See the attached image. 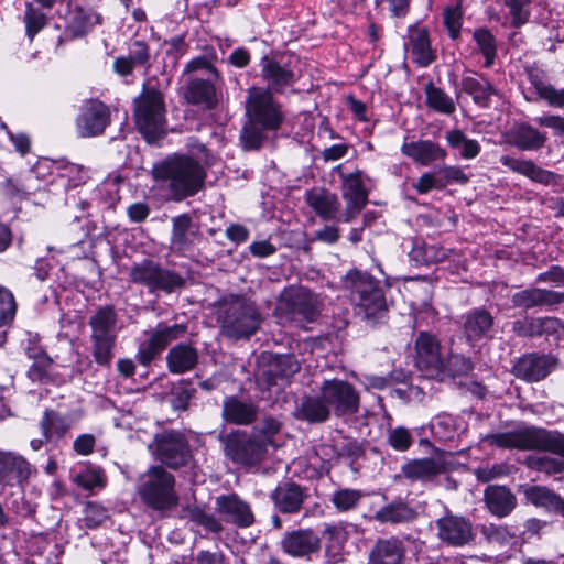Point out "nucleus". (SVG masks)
I'll return each instance as SVG.
<instances>
[{"instance_id": "obj_55", "label": "nucleus", "mask_w": 564, "mask_h": 564, "mask_svg": "<svg viewBox=\"0 0 564 564\" xmlns=\"http://www.w3.org/2000/svg\"><path fill=\"white\" fill-rule=\"evenodd\" d=\"M545 317H530L517 319L512 323V330L519 337L543 336Z\"/></svg>"}, {"instance_id": "obj_50", "label": "nucleus", "mask_w": 564, "mask_h": 564, "mask_svg": "<svg viewBox=\"0 0 564 564\" xmlns=\"http://www.w3.org/2000/svg\"><path fill=\"white\" fill-rule=\"evenodd\" d=\"M477 52L485 57L484 66L491 68L497 57V41L491 31L487 28H478L473 33Z\"/></svg>"}, {"instance_id": "obj_26", "label": "nucleus", "mask_w": 564, "mask_h": 564, "mask_svg": "<svg viewBox=\"0 0 564 564\" xmlns=\"http://www.w3.org/2000/svg\"><path fill=\"white\" fill-rule=\"evenodd\" d=\"M150 58V46L142 40H135L129 45L127 56L115 59L113 70L119 76H129L135 67H149Z\"/></svg>"}, {"instance_id": "obj_7", "label": "nucleus", "mask_w": 564, "mask_h": 564, "mask_svg": "<svg viewBox=\"0 0 564 564\" xmlns=\"http://www.w3.org/2000/svg\"><path fill=\"white\" fill-rule=\"evenodd\" d=\"M221 332L232 339L249 338L260 328L261 314L256 304L243 297L225 303L218 314Z\"/></svg>"}, {"instance_id": "obj_32", "label": "nucleus", "mask_w": 564, "mask_h": 564, "mask_svg": "<svg viewBox=\"0 0 564 564\" xmlns=\"http://www.w3.org/2000/svg\"><path fill=\"white\" fill-rule=\"evenodd\" d=\"M512 304L516 307L530 310L536 306L555 305L564 301V293L545 289H527L512 295Z\"/></svg>"}, {"instance_id": "obj_30", "label": "nucleus", "mask_w": 564, "mask_h": 564, "mask_svg": "<svg viewBox=\"0 0 564 564\" xmlns=\"http://www.w3.org/2000/svg\"><path fill=\"white\" fill-rule=\"evenodd\" d=\"M445 470V462L434 457L412 459L402 466V474L412 481H430Z\"/></svg>"}, {"instance_id": "obj_23", "label": "nucleus", "mask_w": 564, "mask_h": 564, "mask_svg": "<svg viewBox=\"0 0 564 564\" xmlns=\"http://www.w3.org/2000/svg\"><path fill=\"white\" fill-rule=\"evenodd\" d=\"M459 324L467 343L474 345L489 336L494 316L485 308H474L460 316Z\"/></svg>"}, {"instance_id": "obj_1", "label": "nucleus", "mask_w": 564, "mask_h": 564, "mask_svg": "<svg viewBox=\"0 0 564 564\" xmlns=\"http://www.w3.org/2000/svg\"><path fill=\"white\" fill-rule=\"evenodd\" d=\"M245 122L240 132L243 150H259L268 138V132L281 128L285 115L270 89L252 86L247 91Z\"/></svg>"}, {"instance_id": "obj_40", "label": "nucleus", "mask_w": 564, "mask_h": 564, "mask_svg": "<svg viewBox=\"0 0 564 564\" xmlns=\"http://www.w3.org/2000/svg\"><path fill=\"white\" fill-rule=\"evenodd\" d=\"M74 422L70 414L46 410L40 421V427L46 441L59 440L67 434Z\"/></svg>"}, {"instance_id": "obj_63", "label": "nucleus", "mask_w": 564, "mask_h": 564, "mask_svg": "<svg viewBox=\"0 0 564 564\" xmlns=\"http://www.w3.org/2000/svg\"><path fill=\"white\" fill-rule=\"evenodd\" d=\"M183 282V279L178 274L159 267L153 284V292L156 290L172 292L176 288H180Z\"/></svg>"}, {"instance_id": "obj_12", "label": "nucleus", "mask_w": 564, "mask_h": 564, "mask_svg": "<svg viewBox=\"0 0 564 564\" xmlns=\"http://www.w3.org/2000/svg\"><path fill=\"white\" fill-rule=\"evenodd\" d=\"M186 329L187 327L184 324H158L154 329L148 333V338L140 343L135 359L142 366L148 367L170 343L183 337Z\"/></svg>"}, {"instance_id": "obj_17", "label": "nucleus", "mask_w": 564, "mask_h": 564, "mask_svg": "<svg viewBox=\"0 0 564 564\" xmlns=\"http://www.w3.org/2000/svg\"><path fill=\"white\" fill-rule=\"evenodd\" d=\"M225 452L232 462L251 466L263 459L267 447L264 442H260L254 436L231 434L226 440Z\"/></svg>"}, {"instance_id": "obj_58", "label": "nucleus", "mask_w": 564, "mask_h": 564, "mask_svg": "<svg viewBox=\"0 0 564 564\" xmlns=\"http://www.w3.org/2000/svg\"><path fill=\"white\" fill-rule=\"evenodd\" d=\"M388 444L398 452L408 451L413 444V436L404 426L389 427L387 431Z\"/></svg>"}, {"instance_id": "obj_33", "label": "nucleus", "mask_w": 564, "mask_h": 564, "mask_svg": "<svg viewBox=\"0 0 564 564\" xmlns=\"http://www.w3.org/2000/svg\"><path fill=\"white\" fill-rule=\"evenodd\" d=\"M484 499L490 513L498 518L509 516L517 506L516 496L505 486H488Z\"/></svg>"}, {"instance_id": "obj_19", "label": "nucleus", "mask_w": 564, "mask_h": 564, "mask_svg": "<svg viewBox=\"0 0 564 564\" xmlns=\"http://www.w3.org/2000/svg\"><path fill=\"white\" fill-rule=\"evenodd\" d=\"M415 365L420 370L441 372L445 369V360L441 352L437 337L421 332L415 339Z\"/></svg>"}, {"instance_id": "obj_34", "label": "nucleus", "mask_w": 564, "mask_h": 564, "mask_svg": "<svg viewBox=\"0 0 564 564\" xmlns=\"http://www.w3.org/2000/svg\"><path fill=\"white\" fill-rule=\"evenodd\" d=\"M307 205L323 219L332 220L338 215L340 203L338 197L324 188H312L306 192Z\"/></svg>"}, {"instance_id": "obj_45", "label": "nucleus", "mask_w": 564, "mask_h": 564, "mask_svg": "<svg viewBox=\"0 0 564 564\" xmlns=\"http://www.w3.org/2000/svg\"><path fill=\"white\" fill-rule=\"evenodd\" d=\"M522 492L528 503L541 508L549 513H556L558 511L561 496L552 489L545 486L532 485L525 486Z\"/></svg>"}, {"instance_id": "obj_25", "label": "nucleus", "mask_w": 564, "mask_h": 564, "mask_svg": "<svg viewBox=\"0 0 564 564\" xmlns=\"http://www.w3.org/2000/svg\"><path fill=\"white\" fill-rule=\"evenodd\" d=\"M500 163L514 173L521 174L535 183L550 185L557 183L560 175L552 171L538 166L532 160L517 159L510 155H502Z\"/></svg>"}, {"instance_id": "obj_31", "label": "nucleus", "mask_w": 564, "mask_h": 564, "mask_svg": "<svg viewBox=\"0 0 564 564\" xmlns=\"http://www.w3.org/2000/svg\"><path fill=\"white\" fill-rule=\"evenodd\" d=\"M409 41L405 44L410 51L413 62L421 67L432 64L436 56L431 47L429 32L424 28H410Z\"/></svg>"}, {"instance_id": "obj_41", "label": "nucleus", "mask_w": 564, "mask_h": 564, "mask_svg": "<svg viewBox=\"0 0 564 564\" xmlns=\"http://www.w3.org/2000/svg\"><path fill=\"white\" fill-rule=\"evenodd\" d=\"M460 90L471 96L473 101L482 108L489 107L490 99L497 90L484 76H464L460 80Z\"/></svg>"}, {"instance_id": "obj_18", "label": "nucleus", "mask_w": 564, "mask_h": 564, "mask_svg": "<svg viewBox=\"0 0 564 564\" xmlns=\"http://www.w3.org/2000/svg\"><path fill=\"white\" fill-rule=\"evenodd\" d=\"M558 359L551 354H527L514 364L513 375L528 382H538L546 378L557 367Z\"/></svg>"}, {"instance_id": "obj_56", "label": "nucleus", "mask_w": 564, "mask_h": 564, "mask_svg": "<svg viewBox=\"0 0 564 564\" xmlns=\"http://www.w3.org/2000/svg\"><path fill=\"white\" fill-rule=\"evenodd\" d=\"M527 465L531 469L545 473L547 475L558 474L564 470V460L546 455L530 456L527 459Z\"/></svg>"}, {"instance_id": "obj_16", "label": "nucleus", "mask_w": 564, "mask_h": 564, "mask_svg": "<svg viewBox=\"0 0 564 564\" xmlns=\"http://www.w3.org/2000/svg\"><path fill=\"white\" fill-rule=\"evenodd\" d=\"M223 79L191 76L184 86L183 97L187 104L205 110H214L220 101L219 86Z\"/></svg>"}, {"instance_id": "obj_38", "label": "nucleus", "mask_w": 564, "mask_h": 564, "mask_svg": "<svg viewBox=\"0 0 564 564\" xmlns=\"http://www.w3.org/2000/svg\"><path fill=\"white\" fill-rule=\"evenodd\" d=\"M404 557V545L398 538L380 539L375 544L369 564H400Z\"/></svg>"}, {"instance_id": "obj_46", "label": "nucleus", "mask_w": 564, "mask_h": 564, "mask_svg": "<svg viewBox=\"0 0 564 564\" xmlns=\"http://www.w3.org/2000/svg\"><path fill=\"white\" fill-rule=\"evenodd\" d=\"M100 192L97 189L80 188L76 193L74 191L67 192L66 205L70 209L78 212L75 214V219L79 220L84 217L90 216L91 210L98 207L97 200Z\"/></svg>"}, {"instance_id": "obj_14", "label": "nucleus", "mask_w": 564, "mask_h": 564, "mask_svg": "<svg viewBox=\"0 0 564 564\" xmlns=\"http://www.w3.org/2000/svg\"><path fill=\"white\" fill-rule=\"evenodd\" d=\"M110 123V109L98 99L86 100L76 118V131L80 138H93L104 133Z\"/></svg>"}, {"instance_id": "obj_3", "label": "nucleus", "mask_w": 564, "mask_h": 564, "mask_svg": "<svg viewBox=\"0 0 564 564\" xmlns=\"http://www.w3.org/2000/svg\"><path fill=\"white\" fill-rule=\"evenodd\" d=\"M341 283L357 314L373 318L387 311L384 289L369 273L352 269L346 273Z\"/></svg>"}, {"instance_id": "obj_8", "label": "nucleus", "mask_w": 564, "mask_h": 564, "mask_svg": "<svg viewBox=\"0 0 564 564\" xmlns=\"http://www.w3.org/2000/svg\"><path fill=\"white\" fill-rule=\"evenodd\" d=\"M175 478L162 466H151L140 477L138 494L141 500L153 510H169L177 505Z\"/></svg>"}, {"instance_id": "obj_5", "label": "nucleus", "mask_w": 564, "mask_h": 564, "mask_svg": "<svg viewBox=\"0 0 564 564\" xmlns=\"http://www.w3.org/2000/svg\"><path fill=\"white\" fill-rule=\"evenodd\" d=\"M321 307L322 301L317 294L303 286H291L279 296L274 313L280 324L300 326L314 322Z\"/></svg>"}, {"instance_id": "obj_51", "label": "nucleus", "mask_w": 564, "mask_h": 564, "mask_svg": "<svg viewBox=\"0 0 564 564\" xmlns=\"http://www.w3.org/2000/svg\"><path fill=\"white\" fill-rule=\"evenodd\" d=\"M446 141L453 149L459 151L462 158L470 160L480 152V144L473 139H468L465 133L458 129L446 132Z\"/></svg>"}, {"instance_id": "obj_24", "label": "nucleus", "mask_w": 564, "mask_h": 564, "mask_svg": "<svg viewBox=\"0 0 564 564\" xmlns=\"http://www.w3.org/2000/svg\"><path fill=\"white\" fill-rule=\"evenodd\" d=\"M306 498V489L290 480L280 482L271 492V499L282 513L299 512Z\"/></svg>"}, {"instance_id": "obj_44", "label": "nucleus", "mask_w": 564, "mask_h": 564, "mask_svg": "<svg viewBox=\"0 0 564 564\" xmlns=\"http://www.w3.org/2000/svg\"><path fill=\"white\" fill-rule=\"evenodd\" d=\"M172 242L175 245H198L202 240L199 227L187 214L173 218Z\"/></svg>"}, {"instance_id": "obj_11", "label": "nucleus", "mask_w": 564, "mask_h": 564, "mask_svg": "<svg viewBox=\"0 0 564 564\" xmlns=\"http://www.w3.org/2000/svg\"><path fill=\"white\" fill-rule=\"evenodd\" d=\"M319 392L336 416L358 413L360 398L351 383L339 379L324 380L319 387Z\"/></svg>"}, {"instance_id": "obj_48", "label": "nucleus", "mask_w": 564, "mask_h": 564, "mask_svg": "<svg viewBox=\"0 0 564 564\" xmlns=\"http://www.w3.org/2000/svg\"><path fill=\"white\" fill-rule=\"evenodd\" d=\"M425 105L431 110L442 115H453L456 111L455 100L441 87L432 82L424 86Z\"/></svg>"}, {"instance_id": "obj_35", "label": "nucleus", "mask_w": 564, "mask_h": 564, "mask_svg": "<svg viewBox=\"0 0 564 564\" xmlns=\"http://www.w3.org/2000/svg\"><path fill=\"white\" fill-rule=\"evenodd\" d=\"M401 151L404 155L422 165H429L446 156V151L431 140L404 142L401 147Z\"/></svg>"}, {"instance_id": "obj_20", "label": "nucleus", "mask_w": 564, "mask_h": 564, "mask_svg": "<svg viewBox=\"0 0 564 564\" xmlns=\"http://www.w3.org/2000/svg\"><path fill=\"white\" fill-rule=\"evenodd\" d=\"M261 77L268 84L265 89H270L272 94H283L286 88L292 87L297 77L295 73L286 64H281L275 58L268 56L262 57Z\"/></svg>"}, {"instance_id": "obj_57", "label": "nucleus", "mask_w": 564, "mask_h": 564, "mask_svg": "<svg viewBox=\"0 0 564 564\" xmlns=\"http://www.w3.org/2000/svg\"><path fill=\"white\" fill-rule=\"evenodd\" d=\"M158 270V264L153 263L152 261H144L131 269L130 278L132 282L143 284L148 286L151 292H153V284Z\"/></svg>"}, {"instance_id": "obj_49", "label": "nucleus", "mask_w": 564, "mask_h": 564, "mask_svg": "<svg viewBox=\"0 0 564 564\" xmlns=\"http://www.w3.org/2000/svg\"><path fill=\"white\" fill-rule=\"evenodd\" d=\"M300 370V364L291 355L275 356L268 366V375L271 377V384H279L278 381H286Z\"/></svg>"}, {"instance_id": "obj_52", "label": "nucleus", "mask_w": 564, "mask_h": 564, "mask_svg": "<svg viewBox=\"0 0 564 564\" xmlns=\"http://www.w3.org/2000/svg\"><path fill=\"white\" fill-rule=\"evenodd\" d=\"M364 492L358 489L343 488L334 491L330 501L334 507L340 512H347L358 507Z\"/></svg>"}, {"instance_id": "obj_22", "label": "nucleus", "mask_w": 564, "mask_h": 564, "mask_svg": "<svg viewBox=\"0 0 564 564\" xmlns=\"http://www.w3.org/2000/svg\"><path fill=\"white\" fill-rule=\"evenodd\" d=\"M281 549L292 557H304L317 552L321 547L319 536L312 529H299L286 532Z\"/></svg>"}, {"instance_id": "obj_64", "label": "nucleus", "mask_w": 564, "mask_h": 564, "mask_svg": "<svg viewBox=\"0 0 564 564\" xmlns=\"http://www.w3.org/2000/svg\"><path fill=\"white\" fill-rule=\"evenodd\" d=\"M33 192L34 191L30 186L19 180L6 178L2 183H0V193L10 199H23L31 195Z\"/></svg>"}, {"instance_id": "obj_37", "label": "nucleus", "mask_w": 564, "mask_h": 564, "mask_svg": "<svg viewBox=\"0 0 564 564\" xmlns=\"http://www.w3.org/2000/svg\"><path fill=\"white\" fill-rule=\"evenodd\" d=\"M101 23V15L91 8L75 4L70 11L67 30L74 37L86 35L97 24Z\"/></svg>"}, {"instance_id": "obj_10", "label": "nucleus", "mask_w": 564, "mask_h": 564, "mask_svg": "<svg viewBox=\"0 0 564 564\" xmlns=\"http://www.w3.org/2000/svg\"><path fill=\"white\" fill-rule=\"evenodd\" d=\"M149 448L159 460L172 469L186 466L193 456L186 436L174 430L156 434Z\"/></svg>"}, {"instance_id": "obj_4", "label": "nucleus", "mask_w": 564, "mask_h": 564, "mask_svg": "<svg viewBox=\"0 0 564 564\" xmlns=\"http://www.w3.org/2000/svg\"><path fill=\"white\" fill-rule=\"evenodd\" d=\"M494 446L520 451H545L564 457V434L535 426L519 427L513 431L495 433L486 437Z\"/></svg>"}, {"instance_id": "obj_54", "label": "nucleus", "mask_w": 564, "mask_h": 564, "mask_svg": "<svg viewBox=\"0 0 564 564\" xmlns=\"http://www.w3.org/2000/svg\"><path fill=\"white\" fill-rule=\"evenodd\" d=\"M23 22L25 23L26 36L32 41L46 25L47 18L39 8H35L33 3L26 2Z\"/></svg>"}, {"instance_id": "obj_42", "label": "nucleus", "mask_w": 564, "mask_h": 564, "mask_svg": "<svg viewBox=\"0 0 564 564\" xmlns=\"http://www.w3.org/2000/svg\"><path fill=\"white\" fill-rule=\"evenodd\" d=\"M218 55L214 47L206 46L200 56L192 58L184 67L183 75L199 76L198 73L207 75L205 78L223 79L220 72L216 67Z\"/></svg>"}, {"instance_id": "obj_2", "label": "nucleus", "mask_w": 564, "mask_h": 564, "mask_svg": "<svg viewBox=\"0 0 564 564\" xmlns=\"http://www.w3.org/2000/svg\"><path fill=\"white\" fill-rule=\"evenodd\" d=\"M153 177L163 183L175 202L194 196L205 183L206 172L202 164L186 155H173L153 167Z\"/></svg>"}, {"instance_id": "obj_47", "label": "nucleus", "mask_w": 564, "mask_h": 564, "mask_svg": "<svg viewBox=\"0 0 564 564\" xmlns=\"http://www.w3.org/2000/svg\"><path fill=\"white\" fill-rule=\"evenodd\" d=\"M24 350L28 357L33 359V364L28 370V377L32 381H41L47 375V370L52 364L51 358L37 345L36 337L29 338Z\"/></svg>"}, {"instance_id": "obj_39", "label": "nucleus", "mask_w": 564, "mask_h": 564, "mask_svg": "<svg viewBox=\"0 0 564 564\" xmlns=\"http://www.w3.org/2000/svg\"><path fill=\"white\" fill-rule=\"evenodd\" d=\"M416 511L402 500H394L377 510L373 519L380 523L405 524L416 519Z\"/></svg>"}, {"instance_id": "obj_62", "label": "nucleus", "mask_w": 564, "mask_h": 564, "mask_svg": "<svg viewBox=\"0 0 564 564\" xmlns=\"http://www.w3.org/2000/svg\"><path fill=\"white\" fill-rule=\"evenodd\" d=\"M59 175L67 178L66 189L67 192L74 191L78 185L84 184L87 180V173L84 169L74 163H66L61 165Z\"/></svg>"}, {"instance_id": "obj_13", "label": "nucleus", "mask_w": 564, "mask_h": 564, "mask_svg": "<svg viewBox=\"0 0 564 564\" xmlns=\"http://www.w3.org/2000/svg\"><path fill=\"white\" fill-rule=\"evenodd\" d=\"M437 539L453 547H463L475 541L471 522L465 517L446 513L435 521Z\"/></svg>"}, {"instance_id": "obj_6", "label": "nucleus", "mask_w": 564, "mask_h": 564, "mask_svg": "<svg viewBox=\"0 0 564 564\" xmlns=\"http://www.w3.org/2000/svg\"><path fill=\"white\" fill-rule=\"evenodd\" d=\"M134 119L138 130L148 139L155 140L165 130V104L152 79L143 84L142 93L134 99Z\"/></svg>"}, {"instance_id": "obj_29", "label": "nucleus", "mask_w": 564, "mask_h": 564, "mask_svg": "<svg viewBox=\"0 0 564 564\" xmlns=\"http://www.w3.org/2000/svg\"><path fill=\"white\" fill-rule=\"evenodd\" d=\"M508 142L522 151H536L544 147L547 137L527 122L516 123L507 133Z\"/></svg>"}, {"instance_id": "obj_43", "label": "nucleus", "mask_w": 564, "mask_h": 564, "mask_svg": "<svg viewBox=\"0 0 564 564\" xmlns=\"http://www.w3.org/2000/svg\"><path fill=\"white\" fill-rule=\"evenodd\" d=\"M223 417L230 423L247 425L257 417V406L236 397H228L224 400Z\"/></svg>"}, {"instance_id": "obj_9", "label": "nucleus", "mask_w": 564, "mask_h": 564, "mask_svg": "<svg viewBox=\"0 0 564 564\" xmlns=\"http://www.w3.org/2000/svg\"><path fill=\"white\" fill-rule=\"evenodd\" d=\"M117 322V313L110 305L99 307L89 317L91 352L95 361L100 366H109L113 357L118 336Z\"/></svg>"}, {"instance_id": "obj_15", "label": "nucleus", "mask_w": 564, "mask_h": 564, "mask_svg": "<svg viewBox=\"0 0 564 564\" xmlns=\"http://www.w3.org/2000/svg\"><path fill=\"white\" fill-rule=\"evenodd\" d=\"M341 178L343 197L346 200L345 221L355 218L368 203V191L364 184V172L356 170L350 174L341 171V165L334 169Z\"/></svg>"}, {"instance_id": "obj_21", "label": "nucleus", "mask_w": 564, "mask_h": 564, "mask_svg": "<svg viewBox=\"0 0 564 564\" xmlns=\"http://www.w3.org/2000/svg\"><path fill=\"white\" fill-rule=\"evenodd\" d=\"M216 510L227 522L240 528L250 527L254 522V516L249 503L236 494L218 496L216 498Z\"/></svg>"}, {"instance_id": "obj_53", "label": "nucleus", "mask_w": 564, "mask_h": 564, "mask_svg": "<svg viewBox=\"0 0 564 564\" xmlns=\"http://www.w3.org/2000/svg\"><path fill=\"white\" fill-rule=\"evenodd\" d=\"M408 256L415 268H430L447 257L445 249H410Z\"/></svg>"}, {"instance_id": "obj_27", "label": "nucleus", "mask_w": 564, "mask_h": 564, "mask_svg": "<svg viewBox=\"0 0 564 564\" xmlns=\"http://www.w3.org/2000/svg\"><path fill=\"white\" fill-rule=\"evenodd\" d=\"M31 475L30 463L21 455L0 452V484H21Z\"/></svg>"}, {"instance_id": "obj_28", "label": "nucleus", "mask_w": 564, "mask_h": 564, "mask_svg": "<svg viewBox=\"0 0 564 564\" xmlns=\"http://www.w3.org/2000/svg\"><path fill=\"white\" fill-rule=\"evenodd\" d=\"M199 352L192 344L181 343L166 354V367L173 375H183L196 368Z\"/></svg>"}, {"instance_id": "obj_60", "label": "nucleus", "mask_w": 564, "mask_h": 564, "mask_svg": "<svg viewBox=\"0 0 564 564\" xmlns=\"http://www.w3.org/2000/svg\"><path fill=\"white\" fill-rule=\"evenodd\" d=\"M108 510L96 502H87L84 508L83 521L88 529H96L108 520Z\"/></svg>"}, {"instance_id": "obj_61", "label": "nucleus", "mask_w": 564, "mask_h": 564, "mask_svg": "<svg viewBox=\"0 0 564 564\" xmlns=\"http://www.w3.org/2000/svg\"><path fill=\"white\" fill-rule=\"evenodd\" d=\"M281 430V422L272 416L264 417L262 422L253 429L254 437L264 442L265 447L273 445V436Z\"/></svg>"}, {"instance_id": "obj_59", "label": "nucleus", "mask_w": 564, "mask_h": 564, "mask_svg": "<svg viewBox=\"0 0 564 564\" xmlns=\"http://www.w3.org/2000/svg\"><path fill=\"white\" fill-rule=\"evenodd\" d=\"M17 313V303L8 289L0 286V328L8 327Z\"/></svg>"}, {"instance_id": "obj_36", "label": "nucleus", "mask_w": 564, "mask_h": 564, "mask_svg": "<svg viewBox=\"0 0 564 564\" xmlns=\"http://www.w3.org/2000/svg\"><path fill=\"white\" fill-rule=\"evenodd\" d=\"M330 409L322 393L319 395H304L296 406L297 419L310 423H322L329 419Z\"/></svg>"}]
</instances>
